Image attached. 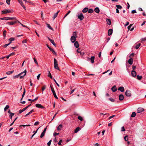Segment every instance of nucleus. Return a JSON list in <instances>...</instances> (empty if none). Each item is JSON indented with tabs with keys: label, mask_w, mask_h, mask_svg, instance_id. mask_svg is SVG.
Wrapping results in <instances>:
<instances>
[{
	"label": "nucleus",
	"mask_w": 146,
	"mask_h": 146,
	"mask_svg": "<svg viewBox=\"0 0 146 146\" xmlns=\"http://www.w3.org/2000/svg\"><path fill=\"white\" fill-rule=\"evenodd\" d=\"M78 119L80 120L81 121H82L83 120V118H82V117H81L80 116H78Z\"/></svg>",
	"instance_id": "44"
},
{
	"label": "nucleus",
	"mask_w": 146,
	"mask_h": 146,
	"mask_svg": "<svg viewBox=\"0 0 146 146\" xmlns=\"http://www.w3.org/2000/svg\"><path fill=\"white\" fill-rule=\"evenodd\" d=\"M141 44L140 43H139L135 46V48L136 49H138L140 46Z\"/></svg>",
	"instance_id": "32"
},
{
	"label": "nucleus",
	"mask_w": 146,
	"mask_h": 146,
	"mask_svg": "<svg viewBox=\"0 0 146 146\" xmlns=\"http://www.w3.org/2000/svg\"><path fill=\"white\" fill-rule=\"evenodd\" d=\"M136 115V113L135 112H132V114L131 115V117H135Z\"/></svg>",
	"instance_id": "31"
},
{
	"label": "nucleus",
	"mask_w": 146,
	"mask_h": 146,
	"mask_svg": "<svg viewBox=\"0 0 146 146\" xmlns=\"http://www.w3.org/2000/svg\"><path fill=\"white\" fill-rule=\"evenodd\" d=\"M27 42V40L25 39L22 41V43H26Z\"/></svg>",
	"instance_id": "60"
},
{
	"label": "nucleus",
	"mask_w": 146,
	"mask_h": 146,
	"mask_svg": "<svg viewBox=\"0 0 146 146\" xmlns=\"http://www.w3.org/2000/svg\"><path fill=\"white\" fill-rule=\"evenodd\" d=\"M131 76L133 77H135L136 75V72L134 70H132L131 73Z\"/></svg>",
	"instance_id": "13"
},
{
	"label": "nucleus",
	"mask_w": 146,
	"mask_h": 146,
	"mask_svg": "<svg viewBox=\"0 0 146 146\" xmlns=\"http://www.w3.org/2000/svg\"><path fill=\"white\" fill-rule=\"evenodd\" d=\"M36 106L38 108L44 109V107L42 106L41 104H36Z\"/></svg>",
	"instance_id": "7"
},
{
	"label": "nucleus",
	"mask_w": 146,
	"mask_h": 146,
	"mask_svg": "<svg viewBox=\"0 0 146 146\" xmlns=\"http://www.w3.org/2000/svg\"><path fill=\"white\" fill-rule=\"evenodd\" d=\"M7 19L8 20H15L16 19V18L15 17H7Z\"/></svg>",
	"instance_id": "21"
},
{
	"label": "nucleus",
	"mask_w": 146,
	"mask_h": 146,
	"mask_svg": "<svg viewBox=\"0 0 146 146\" xmlns=\"http://www.w3.org/2000/svg\"><path fill=\"white\" fill-rule=\"evenodd\" d=\"M0 19L4 20H7V17H4L0 18Z\"/></svg>",
	"instance_id": "45"
},
{
	"label": "nucleus",
	"mask_w": 146,
	"mask_h": 146,
	"mask_svg": "<svg viewBox=\"0 0 146 146\" xmlns=\"http://www.w3.org/2000/svg\"><path fill=\"white\" fill-rule=\"evenodd\" d=\"M46 25L48 27L49 29H50L52 31L53 30V28L50 27V25L49 24H48L47 23H46Z\"/></svg>",
	"instance_id": "26"
},
{
	"label": "nucleus",
	"mask_w": 146,
	"mask_h": 146,
	"mask_svg": "<svg viewBox=\"0 0 146 146\" xmlns=\"http://www.w3.org/2000/svg\"><path fill=\"white\" fill-rule=\"evenodd\" d=\"M80 130V128L79 127H77L74 130V133H77L78 131H79Z\"/></svg>",
	"instance_id": "24"
},
{
	"label": "nucleus",
	"mask_w": 146,
	"mask_h": 146,
	"mask_svg": "<svg viewBox=\"0 0 146 146\" xmlns=\"http://www.w3.org/2000/svg\"><path fill=\"white\" fill-rule=\"evenodd\" d=\"M124 98V96L122 94H120L119 96V99L120 100H123Z\"/></svg>",
	"instance_id": "18"
},
{
	"label": "nucleus",
	"mask_w": 146,
	"mask_h": 146,
	"mask_svg": "<svg viewBox=\"0 0 146 146\" xmlns=\"http://www.w3.org/2000/svg\"><path fill=\"white\" fill-rule=\"evenodd\" d=\"M53 80H54V81L55 82L56 84V85L58 86V87H59L60 86H59V84L57 83V82H56V80H55V79L54 78Z\"/></svg>",
	"instance_id": "58"
},
{
	"label": "nucleus",
	"mask_w": 146,
	"mask_h": 146,
	"mask_svg": "<svg viewBox=\"0 0 146 146\" xmlns=\"http://www.w3.org/2000/svg\"><path fill=\"white\" fill-rule=\"evenodd\" d=\"M14 40H15V39H14V38H10L9 39V40L10 41V42H12V41Z\"/></svg>",
	"instance_id": "49"
},
{
	"label": "nucleus",
	"mask_w": 146,
	"mask_h": 146,
	"mask_svg": "<svg viewBox=\"0 0 146 146\" xmlns=\"http://www.w3.org/2000/svg\"><path fill=\"white\" fill-rule=\"evenodd\" d=\"M45 88H46V86L45 85H44L43 87H42V91H43L45 89Z\"/></svg>",
	"instance_id": "62"
},
{
	"label": "nucleus",
	"mask_w": 146,
	"mask_h": 146,
	"mask_svg": "<svg viewBox=\"0 0 146 146\" xmlns=\"http://www.w3.org/2000/svg\"><path fill=\"white\" fill-rule=\"evenodd\" d=\"M132 25H132V24H130L129 26L127 28L129 30H130V29L131 27H132Z\"/></svg>",
	"instance_id": "55"
},
{
	"label": "nucleus",
	"mask_w": 146,
	"mask_h": 146,
	"mask_svg": "<svg viewBox=\"0 0 146 146\" xmlns=\"http://www.w3.org/2000/svg\"><path fill=\"white\" fill-rule=\"evenodd\" d=\"M107 23L109 25H110L111 23V21L110 19H107L106 20Z\"/></svg>",
	"instance_id": "28"
},
{
	"label": "nucleus",
	"mask_w": 146,
	"mask_h": 146,
	"mask_svg": "<svg viewBox=\"0 0 146 146\" xmlns=\"http://www.w3.org/2000/svg\"><path fill=\"white\" fill-rule=\"evenodd\" d=\"M31 105V104L28 105V106L23 108V110L24 111L27 108H28L29 107H30Z\"/></svg>",
	"instance_id": "35"
},
{
	"label": "nucleus",
	"mask_w": 146,
	"mask_h": 146,
	"mask_svg": "<svg viewBox=\"0 0 146 146\" xmlns=\"http://www.w3.org/2000/svg\"><path fill=\"white\" fill-rule=\"evenodd\" d=\"M48 76L50 78L52 79V76L51 75L49 71H48Z\"/></svg>",
	"instance_id": "37"
},
{
	"label": "nucleus",
	"mask_w": 146,
	"mask_h": 146,
	"mask_svg": "<svg viewBox=\"0 0 146 146\" xmlns=\"http://www.w3.org/2000/svg\"><path fill=\"white\" fill-rule=\"evenodd\" d=\"M34 111L33 110H31L28 113H27V114H26L25 115V116L26 117V116H27V115H29V114H30L31 113H32Z\"/></svg>",
	"instance_id": "25"
},
{
	"label": "nucleus",
	"mask_w": 146,
	"mask_h": 146,
	"mask_svg": "<svg viewBox=\"0 0 146 146\" xmlns=\"http://www.w3.org/2000/svg\"><path fill=\"white\" fill-rule=\"evenodd\" d=\"M26 73L27 71L26 70H25L23 72H22L19 74L13 76V78H16L19 77L20 79H22L26 75Z\"/></svg>",
	"instance_id": "1"
},
{
	"label": "nucleus",
	"mask_w": 146,
	"mask_h": 146,
	"mask_svg": "<svg viewBox=\"0 0 146 146\" xmlns=\"http://www.w3.org/2000/svg\"><path fill=\"white\" fill-rule=\"evenodd\" d=\"M125 129L124 127L123 126L121 128V131H125Z\"/></svg>",
	"instance_id": "51"
},
{
	"label": "nucleus",
	"mask_w": 146,
	"mask_h": 146,
	"mask_svg": "<svg viewBox=\"0 0 146 146\" xmlns=\"http://www.w3.org/2000/svg\"><path fill=\"white\" fill-rule=\"evenodd\" d=\"M113 33V30L112 29H110L108 30V35L110 36Z\"/></svg>",
	"instance_id": "15"
},
{
	"label": "nucleus",
	"mask_w": 146,
	"mask_h": 146,
	"mask_svg": "<svg viewBox=\"0 0 146 146\" xmlns=\"http://www.w3.org/2000/svg\"><path fill=\"white\" fill-rule=\"evenodd\" d=\"M33 59L34 61V62L35 64H36L37 66H38V62L37 61V60L35 58H33Z\"/></svg>",
	"instance_id": "38"
},
{
	"label": "nucleus",
	"mask_w": 146,
	"mask_h": 146,
	"mask_svg": "<svg viewBox=\"0 0 146 146\" xmlns=\"http://www.w3.org/2000/svg\"><path fill=\"white\" fill-rule=\"evenodd\" d=\"M71 12L70 11H69L66 14L64 17V18H65Z\"/></svg>",
	"instance_id": "42"
},
{
	"label": "nucleus",
	"mask_w": 146,
	"mask_h": 146,
	"mask_svg": "<svg viewBox=\"0 0 146 146\" xmlns=\"http://www.w3.org/2000/svg\"><path fill=\"white\" fill-rule=\"evenodd\" d=\"M88 11V12L90 13H92L94 11L92 9H90Z\"/></svg>",
	"instance_id": "33"
},
{
	"label": "nucleus",
	"mask_w": 146,
	"mask_h": 146,
	"mask_svg": "<svg viewBox=\"0 0 146 146\" xmlns=\"http://www.w3.org/2000/svg\"><path fill=\"white\" fill-rule=\"evenodd\" d=\"M111 90L113 92H115L117 90V89L115 86H114L111 88Z\"/></svg>",
	"instance_id": "17"
},
{
	"label": "nucleus",
	"mask_w": 146,
	"mask_h": 146,
	"mask_svg": "<svg viewBox=\"0 0 146 146\" xmlns=\"http://www.w3.org/2000/svg\"><path fill=\"white\" fill-rule=\"evenodd\" d=\"M115 6L117 8V9H121L122 8V6L119 5H115Z\"/></svg>",
	"instance_id": "29"
},
{
	"label": "nucleus",
	"mask_w": 146,
	"mask_h": 146,
	"mask_svg": "<svg viewBox=\"0 0 146 146\" xmlns=\"http://www.w3.org/2000/svg\"><path fill=\"white\" fill-rule=\"evenodd\" d=\"M24 111L23 110V109H22V110H20L19 111V114L21 113L22 112Z\"/></svg>",
	"instance_id": "64"
},
{
	"label": "nucleus",
	"mask_w": 146,
	"mask_h": 146,
	"mask_svg": "<svg viewBox=\"0 0 146 146\" xmlns=\"http://www.w3.org/2000/svg\"><path fill=\"white\" fill-rule=\"evenodd\" d=\"M48 40L51 42V43L54 45L55 47L56 46V45L55 43L54 42V41L50 38L49 37H48Z\"/></svg>",
	"instance_id": "8"
},
{
	"label": "nucleus",
	"mask_w": 146,
	"mask_h": 146,
	"mask_svg": "<svg viewBox=\"0 0 146 146\" xmlns=\"http://www.w3.org/2000/svg\"><path fill=\"white\" fill-rule=\"evenodd\" d=\"M39 122L38 121H37L35 123H34V125H37L39 124Z\"/></svg>",
	"instance_id": "54"
},
{
	"label": "nucleus",
	"mask_w": 146,
	"mask_h": 146,
	"mask_svg": "<svg viewBox=\"0 0 146 146\" xmlns=\"http://www.w3.org/2000/svg\"><path fill=\"white\" fill-rule=\"evenodd\" d=\"M62 127V124H60L58 127L57 128V130L58 131H60Z\"/></svg>",
	"instance_id": "19"
},
{
	"label": "nucleus",
	"mask_w": 146,
	"mask_h": 146,
	"mask_svg": "<svg viewBox=\"0 0 146 146\" xmlns=\"http://www.w3.org/2000/svg\"><path fill=\"white\" fill-rule=\"evenodd\" d=\"M16 23V21L14 22L11 21L10 22H8L7 24H8L9 25H14V24Z\"/></svg>",
	"instance_id": "12"
},
{
	"label": "nucleus",
	"mask_w": 146,
	"mask_h": 146,
	"mask_svg": "<svg viewBox=\"0 0 146 146\" xmlns=\"http://www.w3.org/2000/svg\"><path fill=\"white\" fill-rule=\"evenodd\" d=\"M52 141L51 140H50L47 143V145L48 146H50V145Z\"/></svg>",
	"instance_id": "50"
},
{
	"label": "nucleus",
	"mask_w": 146,
	"mask_h": 146,
	"mask_svg": "<svg viewBox=\"0 0 146 146\" xmlns=\"http://www.w3.org/2000/svg\"><path fill=\"white\" fill-rule=\"evenodd\" d=\"M9 108V106L8 105H7L4 108V111H5L7 110Z\"/></svg>",
	"instance_id": "36"
},
{
	"label": "nucleus",
	"mask_w": 146,
	"mask_h": 146,
	"mask_svg": "<svg viewBox=\"0 0 146 146\" xmlns=\"http://www.w3.org/2000/svg\"><path fill=\"white\" fill-rule=\"evenodd\" d=\"M125 95L127 97H130L131 96V92L129 90H127L125 92Z\"/></svg>",
	"instance_id": "5"
},
{
	"label": "nucleus",
	"mask_w": 146,
	"mask_h": 146,
	"mask_svg": "<svg viewBox=\"0 0 146 146\" xmlns=\"http://www.w3.org/2000/svg\"><path fill=\"white\" fill-rule=\"evenodd\" d=\"M134 55V53H132L131 54H130V56H129V57L130 58H131L132 57H133Z\"/></svg>",
	"instance_id": "61"
},
{
	"label": "nucleus",
	"mask_w": 146,
	"mask_h": 146,
	"mask_svg": "<svg viewBox=\"0 0 146 146\" xmlns=\"http://www.w3.org/2000/svg\"><path fill=\"white\" fill-rule=\"evenodd\" d=\"M133 59L132 58H130L128 60V63L130 65H132L133 63Z\"/></svg>",
	"instance_id": "16"
},
{
	"label": "nucleus",
	"mask_w": 146,
	"mask_h": 146,
	"mask_svg": "<svg viewBox=\"0 0 146 146\" xmlns=\"http://www.w3.org/2000/svg\"><path fill=\"white\" fill-rule=\"evenodd\" d=\"M59 134V133H54L53 135L55 137L56 135H58Z\"/></svg>",
	"instance_id": "59"
},
{
	"label": "nucleus",
	"mask_w": 146,
	"mask_h": 146,
	"mask_svg": "<svg viewBox=\"0 0 146 146\" xmlns=\"http://www.w3.org/2000/svg\"><path fill=\"white\" fill-rule=\"evenodd\" d=\"M45 134V133H44L43 132H42L40 135V137L41 138H42V137H44V136Z\"/></svg>",
	"instance_id": "40"
},
{
	"label": "nucleus",
	"mask_w": 146,
	"mask_h": 146,
	"mask_svg": "<svg viewBox=\"0 0 146 146\" xmlns=\"http://www.w3.org/2000/svg\"><path fill=\"white\" fill-rule=\"evenodd\" d=\"M74 46L76 48H78L79 47V45L77 41H75V43H74Z\"/></svg>",
	"instance_id": "20"
},
{
	"label": "nucleus",
	"mask_w": 146,
	"mask_h": 146,
	"mask_svg": "<svg viewBox=\"0 0 146 146\" xmlns=\"http://www.w3.org/2000/svg\"><path fill=\"white\" fill-rule=\"evenodd\" d=\"M14 113H11L9 115V117L11 119H12L13 116L14 115Z\"/></svg>",
	"instance_id": "34"
},
{
	"label": "nucleus",
	"mask_w": 146,
	"mask_h": 146,
	"mask_svg": "<svg viewBox=\"0 0 146 146\" xmlns=\"http://www.w3.org/2000/svg\"><path fill=\"white\" fill-rule=\"evenodd\" d=\"M109 99L112 102H114L115 101L114 99L113 98H109Z\"/></svg>",
	"instance_id": "57"
},
{
	"label": "nucleus",
	"mask_w": 146,
	"mask_h": 146,
	"mask_svg": "<svg viewBox=\"0 0 146 146\" xmlns=\"http://www.w3.org/2000/svg\"><path fill=\"white\" fill-rule=\"evenodd\" d=\"M18 1L20 4L21 6L23 4V1H21V0H18Z\"/></svg>",
	"instance_id": "46"
},
{
	"label": "nucleus",
	"mask_w": 146,
	"mask_h": 146,
	"mask_svg": "<svg viewBox=\"0 0 146 146\" xmlns=\"http://www.w3.org/2000/svg\"><path fill=\"white\" fill-rule=\"evenodd\" d=\"M124 139L125 140V141H128V136L127 135H126L124 137Z\"/></svg>",
	"instance_id": "41"
},
{
	"label": "nucleus",
	"mask_w": 146,
	"mask_h": 146,
	"mask_svg": "<svg viewBox=\"0 0 146 146\" xmlns=\"http://www.w3.org/2000/svg\"><path fill=\"white\" fill-rule=\"evenodd\" d=\"M6 32H7L5 30H4L3 31V36L4 37L6 36Z\"/></svg>",
	"instance_id": "52"
},
{
	"label": "nucleus",
	"mask_w": 146,
	"mask_h": 146,
	"mask_svg": "<svg viewBox=\"0 0 146 146\" xmlns=\"http://www.w3.org/2000/svg\"><path fill=\"white\" fill-rule=\"evenodd\" d=\"M78 19H80V20H83L84 18V17L82 13H80V15L78 16Z\"/></svg>",
	"instance_id": "6"
},
{
	"label": "nucleus",
	"mask_w": 146,
	"mask_h": 146,
	"mask_svg": "<svg viewBox=\"0 0 146 146\" xmlns=\"http://www.w3.org/2000/svg\"><path fill=\"white\" fill-rule=\"evenodd\" d=\"M136 11L135 10H132L131 11V13L133 14L136 13Z\"/></svg>",
	"instance_id": "63"
},
{
	"label": "nucleus",
	"mask_w": 146,
	"mask_h": 146,
	"mask_svg": "<svg viewBox=\"0 0 146 146\" xmlns=\"http://www.w3.org/2000/svg\"><path fill=\"white\" fill-rule=\"evenodd\" d=\"M50 87L51 88V91L53 94L54 96L56 99H58V98L56 95V94L54 90V89L51 86H50Z\"/></svg>",
	"instance_id": "4"
},
{
	"label": "nucleus",
	"mask_w": 146,
	"mask_h": 146,
	"mask_svg": "<svg viewBox=\"0 0 146 146\" xmlns=\"http://www.w3.org/2000/svg\"><path fill=\"white\" fill-rule=\"evenodd\" d=\"M13 72H14V70L11 71H9L7 72L6 73V74L7 75H10V74H11L12 73H13Z\"/></svg>",
	"instance_id": "27"
},
{
	"label": "nucleus",
	"mask_w": 146,
	"mask_h": 146,
	"mask_svg": "<svg viewBox=\"0 0 146 146\" xmlns=\"http://www.w3.org/2000/svg\"><path fill=\"white\" fill-rule=\"evenodd\" d=\"M94 56H92L90 58H88V60H89V59L90 60V61L92 63H93L94 62Z\"/></svg>",
	"instance_id": "11"
},
{
	"label": "nucleus",
	"mask_w": 146,
	"mask_h": 146,
	"mask_svg": "<svg viewBox=\"0 0 146 146\" xmlns=\"http://www.w3.org/2000/svg\"><path fill=\"white\" fill-rule=\"evenodd\" d=\"M137 79L139 80H141L142 78V76H137Z\"/></svg>",
	"instance_id": "39"
},
{
	"label": "nucleus",
	"mask_w": 146,
	"mask_h": 146,
	"mask_svg": "<svg viewBox=\"0 0 146 146\" xmlns=\"http://www.w3.org/2000/svg\"><path fill=\"white\" fill-rule=\"evenodd\" d=\"M94 11L97 13H98L100 12V10L98 7H96L94 9Z\"/></svg>",
	"instance_id": "23"
},
{
	"label": "nucleus",
	"mask_w": 146,
	"mask_h": 146,
	"mask_svg": "<svg viewBox=\"0 0 146 146\" xmlns=\"http://www.w3.org/2000/svg\"><path fill=\"white\" fill-rule=\"evenodd\" d=\"M88 8L86 7L83 9L82 12L83 13H86L88 11Z\"/></svg>",
	"instance_id": "22"
},
{
	"label": "nucleus",
	"mask_w": 146,
	"mask_h": 146,
	"mask_svg": "<svg viewBox=\"0 0 146 146\" xmlns=\"http://www.w3.org/2000/svg\"><path fill=\"white\" fill-rule=\"evenodd\" d=\"M76 38L74 37V36H72L70 38V40L71 42L72 43L74 42L76 40Z\"/></svg>",
	"instance_id": "10"
},
{
	"label": "nucleus",
	"mask_w": 146,
	"mask_h": 146,
	"mask_svg": "<svg viewBox=\"0 0 146 146\" xmlns=\"http://www.w3.org/2000/svg\"><path fill=\"white\" fill-rule=\"evenodd\" d=\"M62 142V139H61L59 141L58 143V144L59 145H61V143Z\"/></svg>",
	"instance_id": "56"
},
{
	"label": "nucleus",
	"mask_w": 146,
	"mask_h": 146,
	"mask_svg": "<svg viewBox=\"0 0 146 146\" xmlns=\"http://www.w3.org/2000/svg\"><path fill=\"white\" fill-rule=\"evenodd\" d=\"M2 14H5L8 13L13 12V11L11 10L5 9L2 11Z\"/></svg>",
	"instance_id": "3"
},
{
	"label": "nucleus",
	"mask_w": 146,
	"mask_h": 146,
	"mask_svg": "<svg viewBox=\"0 0 146 146\" xmlns=\"http://www.w3.org/2000/svg\"><path fill=\"white\" fill-rule=\"evenodd\" d=\"M57 13H55L54 14L53 17V19L54 20L57 17Z\"/></svg>",
	"instance_id": "43"
},
{
	"label": "nucleus",
	"mask_w": 146,
	"mask_h": 146,
	"mask_svg": "<svg viewBox=\"0 0 146 146\" xmlns=\"http://www.w3.org/2000/svg\"><path fill=\"white\" fill-rule=\"evenodd\" d=\"M144 111V109L143 108H138L137 110V112L138 113H141Z\"/></svg>",
	"instance_id": "9"
},
{
	"label": "nucleus",
	"mask_w": 146,
	"mask_h": 146,
	"mask_svg": "<svg viewBox=\"0 0 146 146\" xmlns=\"http://www.w3.org/2000/svg\"><path fill=\"white\" fill-rule=\"evenodd\" d=\"M25 88H24V92L23 93V94H22V98H23L24 97V96L25 95Z\"/></svg>",
	"instance_id": "48"
},
{
	"label": "nucleus",
	"mask_w": 146,
	"mask_h": 146,
	"mask_svg": "<svg viewBox=\"0 0 146 146\" xmlns=\"http://www.w3.org/2000/svg\"><path fill=\"white\" fill-rule=\"evenodd\" d=\"M10 1L11 0H7L6 1V2L7 4L9 5L10 4Z\"/></svg>",
	"instance_id": "53"
},
{
	"label": "nucleus",
	"mask_w": 146,
	"mask_h": 146,
	"mask_svg": "<svg viewBox=\"0 0 146 146\" xmlns=\"http://www.w3.org/2000/svg\"><path fill=\"white\" fill-rule=\"evenodd\" d=\"M11 43V42H10L9 43L5 44V45H4V47L5 48H6L8 45H9Z\"/></svg>",
	"instance_id": "47"
},
{
	"label": "nucleus",
	"mask_w": 146,
	"mask_h": 146,
	"mask_svg": "<svg viewBox=\"0 0 146 146\" xmlns=\"http://www.w3.org/2000/svg\"><path fill=\"white\" fill-rule=\"evenodd\" d=\"M54 67L55 69H56L58 70H60V69L58 66V62L56 59L55 58L54 59Z\"/></svg>",
	"instance_id": "2"
},
{
	"label": "nucleus",
	"mask_w": 146,
	"mask_h": 146,
	"mask_svg": "<svg viewBox=\"0 0 146 146\" xmlns=\"http://www.w3.org/2000/svg\"><path fill=\"white\" fill-rule=\"evenodd\" d=\"M74 36V37H75L76 38L77 37V35L76 32L75 31L74 32L73 34V36Z\"/></svg>",
	"instance_id": "30"
},
{
	"label": "nucleus",
	"mask_w": 146,
	"mask_h": 146,
	"mask_svg": "<svg viewBox=\"0 0 146 146\" xmlns=\"http://www.w3.org/2000/svg\"><path fill=\"white\" fill-rule=\"evenodd\" d=\"M118 90H119L121 92H123L124 91V88L123 87H120L118 88Z\"/></svg>",
	"instance_id": "14"
}]
</instances>
